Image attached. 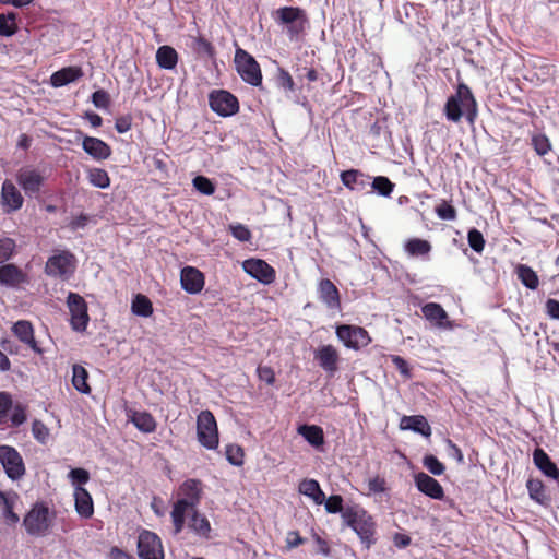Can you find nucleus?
I'll use <instances>...</instances> for the list:
<instances>
[{
    "instance_id": "9d476101",
    "label": "nucleus",
    "mask_w": 559,
    "mask_h": 559,
    "mask_svg": "<svg viewBox=\"0 0 559 559\" xmlns=\"http://www.w3.org/2000/svg\"><path fill=\"white\" fill-rule=\"evenodd\" d=\"M0 463L7 476L12 480H19L25 475L23 457L14 447L0 445Z\"/></svg>"
},
{
    "instance_id": "ea45409f",
    "label": "nucleus",
    "mask_w": 559,
    "mask_h": 559,
    "mask_svg": "<svg viewBox=\"0 0 559 559\" xmlns=\"http://www.w3.org/2000/svg\"><path fill=\"white\" fill-rule=\"evenodd\" d=\"M191 48L198 56L207 57L210 59H214L216 56L213 44L201 35L192 37Z\"/></svg>"
},
{
    "instance_id": "8fccbe9b",
    "label": "nucleus",
    "mask_w": 559,
    "mask_h": 559,
    "mask_svg": "<svg viewBox=\"0 0 559 559\" xmlns=\"http://www.w3.org/2000/svg\"><path fill=\"white\" fill-rule=\"evenodd\" d=\"M424 466L436 476H440L444 473L445 466L432 454H428L423 460Z\"/></svg>"
},
{
    "instance_id": "e2e57ef3",
    "label": "nucleus",
    "mask_w": 559,
    "mask_h": 559,
    "mask_svg": "<svg viewBox=\"0 0 559 559\" xmlns=\"http://www.w3.org/2000/svg\"><path fill=\"white\" fill-rule=\"evenodd\" d=\"M546 313L554 320H559V300L549 298L545 304Z\"/></svg>"
},
{
    "instance_id": "f8f14e48",
    "label": "nucleus",
    "mask_w": 559,
    "mask_h": 559,
    "mask_svg": "<svg viewBox=\"0 0 559 559\" xmlns=\"http://www.w3.org/2000/svg\"><path fill=\"white\" fill-rule=\"evenodd\" d=\"M210 108L221 117H230L239 111L238 98L226 90H214L209 94Z\"/></svg>"
},
{
    "instance_id": "2eb2a0df",
    "label": "nucleus",
    "mask_w": 559,
    "mask_h": 559,
    "mask_svg": "<svg viewBox=\"0 0 559 559\" xmlns=\"http://www.w3.org/2000/svg\"><path fill=\"white\" fill-rule=\"evenodd\" d=\"M243 271L264 285L272 284L276 278L273 266L261 259H248L242 263Z\"/></svg>"
},
{
    "instance_id": "a878e982",
    "label": "nucleus",
    "mask_w": 559,
    "mask_h": 559,
    "mask_svg": "<svg viewBox=\"0 0 559 559\" xmlns=\"http://www.w3.org/2000/svg\"><path fill=\"white\" fill-rule=\"evenodd\" d=\"M533 462L535 466L546 476L559 480V468L551 461L550 456L542 449L536 448L533 452Z\"/></svg>"
},
{
    "instance_id": "13d9d810",
    "label": "nucleus",
    "mask_w": 559,
    "mask_h": 559,
    "mask_svg": "<svg viewBox=\"0 0 559 559\" xmlns=\"http://www.w3.org/2000/svg\"><path fill=\"white\" fill-rule=\"evenodd\" d=\"M277 81L280 86L283 87L284 90L289 92H293L295 90L294 80L288 71L280 69Z\"/></svg>"
},
{
    "instance_id": "de8ad7c7",
    "label": "nucleus",
    "mask_w": 559,
    "mask_h": 559,
    "mask_svg": "<svg viewBox=\"0 0 559 559\" xmlns=\"http://www.w3.org/2000/svg\"><path fill=\"white\" fill-rule=\"evenodd\" d=\"M192 185L195 190L204 195H212L215 192L214 182L205 176H197L192 179Z\"/></svg>"
},
{
    "instance_id": "49530a36",
    "label": "nucleus",
    "mask_w": 559,
    "mask_h": 559,
    "mask_svg": "<svg viewBox=\"0 0 559 559\" xmlns=\"http://www.w3.org/2000/svg\"><path fill=\"white\" fill-rule=\"evenodd\" d=\"M435 212L442 221H455L457 217L456 209L447 200H441L435 207Z\"/></svg>"
},
{
    "instance_id": "72a5a7b5",
    "label": "nucleus",
    "mask_w": 559,
    "mask_h": 559,
    "mask_svg": "<svg viewBox=\"0 0 559 559\" xmlns=\"http://www.w3.org/2000/svg\"><path fill=\"white\" fill-rule=\"evenodd\" d=\"M178 52L171 46H160L156 51V62L160 69L173 70L178 63Z\"/></svg>"
},
{
    "instance_id": "338daca9",
    "label": "nucleus",
    "mask_w": 559,
    "mask_h": 559,
    "mask_svg": "<svg viewBox=\"0 0 559 559\" xmlns=\"http://www.w3.org/2000/svg\"><path fill=\"white\" fill-rule=\"evenodd\" d=\"M108 559H134V557L119 547H112L108 554Z\"/></svg>"
},
{
    "instance_id": "cd10ccee",
    "label": "nucleus",
    "mask_w": 559,
    "mask_h": 559,
    "mask_svg": "<svg viewBox=\"0 0 559 559\" xmlns=\"http://www.w3.org/2000/svg\"><path fill=\"white\" fill-rule=\"evenodd\" d=\"M402 430H412L421 436L429 438L431 436V427L423 415L403 416L400 421Z\"/></svg>"
},
{
    "instance_id": "5fc2aeb1",
    "label": "nucleus",
    "mask_w": 559,
    "mask_h": 559,
    "mask_svg": "<svg viewBox=\"0 0 559 559\" xmlns=\"http://www.w3.org/2000/svg\"><path fill=\"white\" fill-rule=\"evenodd\" d=\"M229 230L238 241L248 242L251 239L250 229L242 224L230 225Z\"/></svg>"
},
{
    "instance_id": "0e129e2a",
    "label": "nucleus",
    "mask_w": 559,
    "mask_h": 559,
    "mask_svg": "<svg viewBox=\"0 0 559 559\" xmlns=\"http://www.w3.org/2000/svg\"><path fill=\"white\" fill-rule=\"evenodd\" d=\"M304 543L305 538H302L297 531L288 532L286 537V546L288 549L297 548Z\"/></svg>"
},
{
    "instance_id": "7ed1b4c3",
    "label": "nucleus",
    "mask_w": 559,
    "mask_h": 559,
    "mask_svg": "<svg viewBox=\"0 0 559 559\" xmlns=\"http://www.w3.org/2000/svg\"><path fill=\"white\" fill-rule=\"evenodd\" d=\"M342 519L348 527L356 532L367 548L376 543V523L366 510L359 507H347L342 513Z\"/></svg>"
},
{
    "instance_id": "e433bc0d",
    "label": "nucleus",
    "mask_w": 559,
    "mask_h": 559,
    "mask_svg": "<svg viewBox=\"0 0 559 559\" xmlns=\"http://www.w3.org/2000/svg\"><path fill=\"white\" fill-rule=\"evenodd\" d=\"M88 380V372L87 370L81 366V365H73L72 367V385L75 390H78L80 393L83 394H90L91 393V386L87 382Z\"/></svg>"
},
{
    "instance_id": "58836bf2",
    "label": "nucleus",
    "mask_w": 559,
    "mask_h": 559,
    "mask_svg": "<svg viewBox=\"0 0 559 559\" xmlns=\"http://www.w3.org/2000/svg\"><path fill=\"white\" fill-rule=\"evenodd\" d=\"M131 310L135 316L147 318L153 314V304L147 296L138 294L132 300Z\"/></svg>"
},
{
    "instance_id": "473e14b6",
    "label": "nucleus",
    "mask_w": 559,
    "mask_h": 559,
    "mask_svg": "<svg viewBox=\"0 0 559 559\" xmlns=\"http://www.w3.org/2000/svg\"><path fill=\"white\" fill-rule=\"evenodd\" d=\"M526 488L530 498L540 506H548L550 502V496L547 493L544 483L538 478H528L526 481Z\"/></svg>"
},
{
    "instance_id": "f257e3e1",
    "label": "nucleus",
    "mask_w": 559,
    "mask_h": 559,
    "mask_svg": "<svg viewBox=\"0 0 559 559\" xmlns=\"http://www.w3.org/2000/svg\"><path fill=\"white\" fill-rule=\"evenodd\" d=\"M202 481L195 478L185 480L178 488V499L173 504L170 512L174 533L177 535L182 532L186 522V515L192 509H197L202 499Z\"/></svg>"
},
{
    "instance_id": "bf43d9fd",
    "label": "nucleus",
    "mask_w": 559,
    "mask_h": 559,
    "mask_svg": "<svg viewBox=\"0 0 559 559\" xmlns=\"http://www.w3.org/2000/svg\"><path fill=\"white\" fill-rule=\"evenodd\" d=\"M368 489L373 493H382L386 490V481L383 477L376 476L369 479Z\"/></svg>"
},
{
    "instance_id": "f03ea898",
    "label": "nucleus",
    "mask_w": 559,
    "mask_h": 559,
    "mask_svg": "<svg viewBox=\"0 0 559 559\" xmlns=\"http://www.w3.org/2000/svg\"><path fill=\"white\" fill-rule=\"evenodd\" d=\"M444 115L451 122L457 123L463 115L469 124H474L478 116V105L471 88L460 83L456 93L451 95L444 105Z\"/></svg>"
},
{
    "instance_id": "4468645a",
    "label": "nucleus",
    "mask_w": 559,
    "mask_h": 559,
    "mask_svg": "<svg viewBox=\"0 0 559 559\" xmlns=\"http://www.w3.org/2000/svg\"><path fill=\"white\" fill-rule=\"evenodd\" d=\"M138 552L141 559H164V549L158 535L146 530L140 533Z\"/></svg>"
},
{
    "instance_id": "393cba45",
    "label": "nucleus",
    "mask_w": 559,
    "mask_h": 559,
    "mask_svg": "<svg viewBox=\"0 0 559 559\" xmlns=\"http://www.w3.org/2000/svg\"><path fill=\"white\" fill-rule=\"evenodd\" d=\"M82 147L86 154L97 160L107 159L111 155V147L98 138L84 136Z\"/></svg>"
},
{
    "instance_id": "2f4dec72",
    "label": "nucleus",
    "mask_w": 559,
    "mask_h": 559,
    "mask_svg": "<svg viewBox=\"0 0 559 559\" xmlns=\"http://www.w3.org/2000/svg\"><path fill=\"white\" fill-rule=\"evenodd\" d=\"M191 514L188 522V527L194 532L198 536L203 538H210L211 524L204 514H201L198 509H192L188 512Z\"/></svg>"
},
{
    "instance_id": "a211bd4d",
    "label": "nucleus",
    "mask_w": 559,
    "mask_h": 559,
    "mask_svg": "<svg viewBox=\"0 0 559 559\" xmlns=\"http://www.w3.org/2000/svg\"><path fill=\"white\" fill-rule=\"evenodd\" d=\"M314 359L318 365L330 374H334L338 370L340 354L331 344L320 346L314 352Z\"/></svg>"
},
{
    "instance_id": "f3484780",
    "label": "nucleus",
    "mask_w": 559,
    "mask_h": 559,
    "mask_svg": "<svg viewBox=\"0 0 559 559\" xmlns=\"http://www.w3.org/2000/svg\"><path fill=\"white\" fill-rule=\"evenodd\" d=\"M16 179L21 188L29 197L39 193L45 181L44 176L38 170L31 168L21 169L16 175Z\"/></svg>"
},
{
    "instance_id": "f704fd0d",
    "label": "nucleus",
    "mask_w": 559,
    "mask_h": 559,
    "mask_svg": "<svg viewBox=\"0 0 559 559\" xmlns=\"http://www.w3.org/2000/svg\"><path fill=\"white\" fill-rule=\"evenodd\" d=\"M297 431L314 448H319L324 443V432L320 426L305 424L299 426Z\"/></svg>"
},
{
    "instance_id": "4be33fe9",
    "label": "nucleus",
    "mask_w": 559,
    "mask_h": 559,
    "mask_svg": "<svg viewBox=\"0 0 559 559\" xmlns=\"http://www.w3.org/2000/svg\"><path fill=\"white\" fill-rule=\"evenodd\" d=\"M342 183L352 191L364 192L370 186L371 177L359 169L344 170L340 175Z\"/></svg>"
},
{
    "instance_id": "864d4df0",
    "label": "nucleus",
    "mask_w": 559,
    "mask_h": 559,
    "mask_svg": "<svg viewBox=\"0 0 559 559\" xmlns=\"http://www.w3.org/2000/svg\"><path fill=\"white\" fill-rule=\"evenodd\" d=\"M343 497L340 495H332L324 500L325 510L328 513H343Z\"/></svg>"
},
{
    "instance_id": "dca6fc26",
    "label": "nucleus",
    "mask_w": 559,
    "mask_h": 559,
    "mask_svg": "<svg viewBox=\"0 0 559 559\" xmlns=\"http://www.w3.org/2000/svg\"><path fill=\"white\" fill-rule=\"evenodd\" d=\"M24 204V198L15 185L5 179L2 182L0 205L4 214H11L22 209Z\"/></svg>"
},
{
    "instance_id": "6e6552de",
    "label": "nucleus",
    "mask_w": 559,
    "mask_h": 559,
    "mask_svg": "<svg viewBox=\"0 0 559 559\" xmlns=\"http://www.w3.org/2000/svg\"><path fill=\"white\" fill-rule=\"evenodd\" d=\"M23 525L29 535H45L50 527L48 507L36 503L25 515Z\"/></svg>"
},
{
    "instance_id": "4c0bfd02",
    "label": "nucleus",
    "mask_w": 559,
    "mask_h": 559,
    "mask_svg": "<svg viewBox=\"0 0 559 559\" xmlns=\"http://www.w3.org/2000/svg\"><path fill=\"white\" fill-rule=\"evenodd\" d=\"M132 424L142 432L150 433L156 429V420L148 412H134L131 417Z\"/></svg>"
},
{
    "instance_id": "39448f33",
    "label": "nucleus",
    "mask_w": 559,
    "mask_h": 559,
    "mask_svg": "<svg viewBox=\"0 0 559 559\" xmlns=\"http://www.w3.org/2000/svg\"><path fill=\"white\" fill-rule=\"evenodd\" d=\"M235 69L247 84L258 87L262 85V71L259 62L247 50L237 47L234 57Z\"/></svg>"
},
{
    "instance_id": "a18cd8bd",
    "label": "nucleus",
    "mask_w": 559,
    "mask_h": 559,
    "mask_svg": "<svg viewBox=\"0 0 559 559\" xmlns=\"http://www.w3.org/2000/svg\"><path fill=\"white\" fill-rule=\"evenodd\" d=\"M226 460L234 466H242L245 462V451L238 444H228L225 449Z\"/></svg>"
},
{
    "instance_id": "20e7f679",
    "label": "nucleus",
    "mask_w": 559,
    "mask_h": 559,
    "mask_svg": "<svg viewBox=\"0 0 559 559\" xmlns=\"http://www.w3.org/2000/svg\"><path fill=\"white\" fill-rule=\"evenodd\" d=\"M275 22L286 28V34L290 40H297L302 37L309 24V19L305 9L300 7H282L274 13Z\"/></svg>"
},
{
    "instance_id": "774afa93",
    "label": "nucleus",
    "mask_w": 559,
    "mask_h": 559,
    "mask_svg": "<svg viewBox=\"0 0 559 559\" xmlns=\"http://www.w3.org/2000/svg\"><path fill=\"white\" fill-rule=\"evenodd\" d=\"M447 445L449 447V449L451 450V455L459 462V463H463L464 461V455H463V452L462 450L451 440V439H447Z\"/></svg>"
},
{
    "instance_id": "ddd939ff",
    "label": "nucleus",
    "mask_w": 559,
    "mask_h": 559,
    "mask_svg": "<svg viewBox=\"0 0 559 559\" xmlns=\"http://www.w3.org/2000/svg\"><path fill=\"white\" fill-rule=\"evenodd\" d=\"M76 260L73 254L62 251L48 259L45 271L47 275L60 278H69L75 270Z\"/></svg>"
},
{
    "instance_id": "4d7b16f0",
    "label": "nucleus",
    "mask_w": 559,
    "mask_h": 559,
    "mask_svg": "<svg viewBox=\"0 0 559 559\" xmlns=\"http://www.w3.org/2000/svg\"><path fill=\"white\" fill-rule=\"evenodd\" d=\"M258 378L261 381H264L269 385L274 384L275 382V372L270 366H259L257 369Z\"/></svg>"
},
{
    "instance_id": "412c9836",
    "label": "nucleus",
    "mask_w": 559,
    "mask_h": 559,
    "mask_svg": "<svg viewBox=\"0 0 559 559\" xmlns=\"http://www.w3.org/2000/svg\"><path fill=\"white\" fill-rule=\"evenodd\" d=\"M319 299L330 310H341V295L338 288L329 278H322L318 284Z\"/></svg>"
},
{
    "instance_id": "7c9ffc66",
    "label": "nucleus",
    "mask_w": 559,
    "mask_h": 559,
    "mask_svg": "<svg viewBox=\"0 0 559 559\" xmlns=\"http://www.w3.org/2000/svg\"><path fill=\"white\" fill-rule=\"evenodd\" d=\"M299 493L310 498L316 504H322L325 495L322 491L318 480L313 478H305L298 485Z\"/></svg>"
},
{
    "instance_id": "5701e85b",
    "label": "nucleus",
    "mask_w": 559,
    "mask_h": 559,
    "mask_svg": "<svg viewBox=\"0 0 559 559\" xmlns=\"http://www.w3.org/2000/svg\"><path fill=\"white\" fill-rule=\"evenodd\" d=\"M180 282L183 290L198 294L204 287V275L193 266H186L181 270Z\"/></svg>"
},
{
    "instance_id": "37998d69",
    "label": "nucleus",
    "mask_w": 559,
    "mask_h": 559,
    "mask_svg": "<svg viewBox=\"0 0 559 559\" xmlns=\"http://www.w3.org/2000/svg\"><path fill=\"white\" fill-rule=\"evenodd\" d=\"M87 178L94 187L106 189L110 186V177L103 168H91L87 173Z\"/></svg>"
},
{
    "instance_id": "b1692460",
    "label": "nucleus",
    "mask_w": 559,
    "mask_h": 559,
    "mask_svg": "<svg viewBox=\"0 0 559 559\" xmlns=\"http://www.w3.org/2000/svg\"><path fill=\"white\" fill-rule=\"evenodd\" d=\"M13 334L19 338L20 342L27 345L36 354H43V348L38 345L34 336V328L29 321L20 320L12 326Z\"/></svg>"
},
{
    "instance_id": "c03bdc74",
    "label": "nucleus",
    "mask_w": 559,
    "mask_h": 559,
    "mask_svg": "<svg viewBox=\"0 0 559 559\" xmlns=\"http://www.w3.org/2000/svg\"><path fill=\"white\" fill-rule=\"evenodd\" d=\"M16 13L0 14V35L10 37L17 32Z\"/></svg>"
},
{
    "instance_id": "0eeeda50",
    "label": "nucleus",
    "mask_w": 559,
    "mask_h": 559,
    "mask_svg": "<svg viewBox=\"0 0 559 559\" xmlns=\"http://www.w3.org/2000/svg\"><path fill=\"white\" fill-rule=\"evenodd\" d=\"M27 419L26 406L21 403L13 405L12 396L9 392H0V425H8L11 428H17Z\"/></svg>"
},
{
    "instance_id": "603ef678",
    "label": "nucleus",
    "mask_w": 559,
    "mask_h": 559,
    "mask_svg": "<svg viewBox=\"0 0 559 559\" xmlns=\"http://www.w3.org/2000/svg\"><path fill=\"white\" fill-rule=\"evenodd\" d=\"M69 478L75 488L78 486L83 487L90 480V473L81 467L73 468L69 473Z\"/></svg>"
},
{
    "instance_id": "69168bd1",
    "label": "nucleus",
    "mask_w": 559,
    "mask_h": 559,
    "mask_svg": "<svg viewBox=\"0 0 559 559\" xmlns=\"http://www.w3.org/2000/svg\"><path fill=\"white\" fill-rule=\"evenodd\" d=\"M467 239L468 245H485L483 234L476 228H472L468 231Z\"/></svg>"
},
{
    "instance_id": "6e6d98bb",
    "label": "nucleus",
    "mask_w": 559,
    "mask_h": 559,
    "mask_svg": "<svg viewBox=\"0 0 559 559\" xmlns=\"http://www.w3.org/2000/svg\"><path fill=\"white\" fill-rule=\"evenodd\" d=\"M92 102L95 107L106 109L110 105V96L105 90H98L92 94Z\"/></svg>"
},
{
    "instance_id": "aec40b11",
    "label": "nucleus",
    "mask_w": 559,
    "mask_h": 559,
    "mask_svg": "<svg viewBox=\"0 0 559 559\" xmlns=\"http://www.w3.org/2000/svg\"><path fill=\"white\" fill-rule=\"evenodd\" d=\"M28 283V275L15 264L8 263L0 266L1 285L17 288Z\"/></svg>"
},
{
    "instance_id": "bb28decb",
    "label": "nucleus",
    "mask_w": 559,
    "mask_h": 559,
    "mask_svg": "<svg viewBox=\"0 0 559 559\" xmlns=\"http://www.w3.org/2000/svg\"><path fill=\"white\" fill-rule=\"evenodd\" d=\"M19 500V495L14 491L4 492L0 490V507L2 510V516L8 525H15L20 518L14 512V507Z\"/></svg>"
},
{
    "instance_id": "1a4fd4ad",
    "label": "nucleus",
    "mask_w": 559,
    "mask_h": 559,
    "mask_svg": "<svg viewBox=\"0 0 559 559\" xmlns=\"http://www.w3.org/2000/svg\"><path fill=\"white\" fill-rule=\"evenodd\" d=\"M336 336L345 347L359 350L371 343L366 329L358 325L341 324L336 326Z\"/></svg>"
},
{
    "instance_id": "c85d7f7f",
    "label": "nucleus",
    "mask_w": 559,
    "mask_h": 559,
    "mask_svg": "<svg viewBox=\"0 0 559 559\" xmlns=\"http://www.w3.org/2000/svg\"><path fill=\"white\" fill-rule=\"evenodd\" d=\"M83 74V70L80 67H66L52 73L50 76V83L53 87H61L75 82L82 78Z\"/></svg>"
},
{
    "instance_id": "9b49d317",
    "label": "nucleus",
    "mask_w": 559,
    "mask_h": 559,
    "mask_svg": "<svg viewBox=\"0 0 559 559\" xmlns=\"http://www.w3.org/2000/svg\"><path fill=\"white\" fill-rule=\"evenodd\" d=\"M67 306L71 314V328L76 332H84L90 322L85 299L81 295L70 292L67 297Z\"/></svg>"
},
{
    "instance_id": "c756f323",
    "label": "nucleus",
    "mask_w": 559,
    "mask_h": 559,
    "mask_svg": "<svg viewBox=\"0 0 559 559\" xmlns=\"http://www.w3.org/2000/svg\"><path fill=\"white\" fill-rule=\"evenodd\" d=\"M75 510L84 519H90L94 513L93 499L90 492L78 486L74 488Z\"/></svg>"
},
{
    "instance_id": "09e8293b",
    "label": "nucleus",
    "mask_w": 559,
    "mask_h": 559,
    "mask_svg": "<svg viewBox=\"0 0 559 559\" xmlns=\"http://www.w3.org/2000/svg\"><path fill=\"white\" fill-rule=\"evenodd\" d=\"M532 145L539 156L546 155L551 150L550 141L545 134H534Z\"/></svg>"
},
{
    "instance_id": "423d86ee",
    "label": "nucleus",
    "mask_w": 559,
    "mask_h": 559,
    "mask_svg": "<svg viewBox=\"0 0 559 559\" xmlns=\"http://www.w3.org/2000/svg\"><path fill=\"white\" fill-rule=\"evenodd\" d=\"M197 438L199 443L207 450H216L219 444V435L216 419L209 409L202 411L197 417Z\"/></svg>"
},
{
    "instance_id": "c9c22d12",
    "label": "nucleus",
    "mask_w": 559,
    "mask_h": 559,
    "mask_svg": "<svg viewBox=\"0 0 559 559\" xmlns=\"http://www.w3.org/2000/svg\"><path fill=\"white\" fill-rule=\"evenodd\" d=\"M424 317L438 326H443V321L448 319V313L437 302H428L421 308Z\"/></svg>"
},
{
    "instance_id": "3c124183",
    "label": "nucleus",
    "mask_w": 559,
    "mask_h": 559,
    "mask_svg": "<svg viewBox=\"0 0 559 559\" xmlns=\"http://www.w3.org/2000/svg\"><path fill=\"white\" fill-rule=\"evenodd\" d=\"M32 433L34 438L41 444H46L50 435L47 426L38 419H35L32 424Z\"/></svg>"
},
{
    "instance_id": "052dcab7",
    "label": "nucleus",
    "mask_w": 559,
    "mask_h": 559,
    "mask_svg": "<svg viewBox=\"0 0 559 559\" xmlns=\"http://www.w3.org/2000/svg\"><path fill=\"white\" fill-rule=\"evenodd\" d=\"M132 126V117L130 115H124L118 117L115 121V129L118 133H126L131 129Z\"/></svg>"
},
{
    "instance_id": "680f3d73",
    "label": "nucleus",
    "mask_w": 559,
    "mask_h": 559,
    "mask_svg": "<svg viewBox=\"0 0 559 559\" xmlns=\"http://www.w3.org/2000/svg\"><path fill=\"white\" fill-rule=\"evenodd\" d=\"M392 362L401 374L405 376L406 378L411 377V369L408 362L403 357L397 355L392 356Z\"/></svg>"
},
{
    "instance_id": "79ce46f5",
    "label": "nucleus",
    "mask_w": 559,
    "mask_h": 559,
    "mask_svg": "<svg viewBox=\"0 0 559 559\" xmlns=\"http://www.w3.org/2000/svg\"><path fill=\"white\" fill-rule=\"evenodd\" d=\"M373 191L379 195L390 198L395 185L385 176H377L370 181Z\"/></svg>"
},
{
    "instance_id": "a19ab883",
    "label": "nucleus",
    "mask_w": 559,
    "mask_h": 559,
    "mask_svg": "<svg viewBox=\"0 0 559 559\" xmlns=\"http://www.w3.org/2000/svg\"><path fill=\"white\" fill-rule=\"evenodd\" d=\"M516 274L524 286H526L530 289L537 288L539 283L537 274L530 266L520 264L516 267Z\"/></svg>"
},
{
    "instance_id": "6ab92c4d",
    "label": "nucleus",
    "mask_w": 559,
    "mask_h": 559,
    "mask_svg": "<svg viewBox=\"0 0 559 559\" xmlns=\"http://www.w3.org/2000/svg\"><path fill=\"white\" fill-rule=\"evenodd\" d=\"M416 488L435 500H442L444 498V490L441 484L429 476L428 474L420 472L414 476Z\"/></svg>"
}]
</instances>
